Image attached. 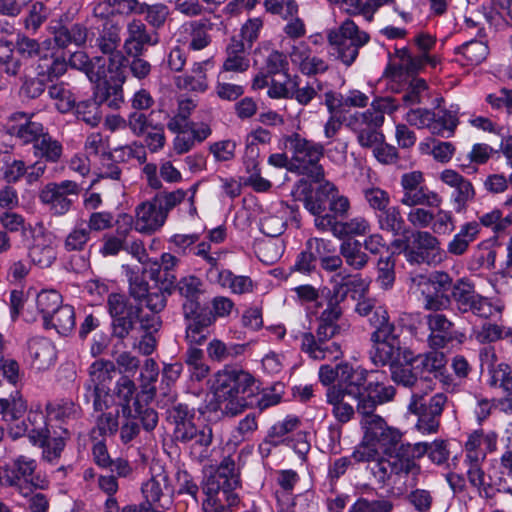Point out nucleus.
Here are the masks:
<instances>
[{
	"mask_svg": "<svg viewBox=\"0 0 512 512\" xmlns=\"http://www.w3.org/2000/svg\"><path fill=\"white\" fill-rule=\"evenodd\" d=\"M339 253L345 263L354 270H362L369 261V256L363 250L362 243L356 239H346L339 247Z\"/></svg>",
	"mask_w": 512,
	"mask_h": 512,
	"instance_id": "obj_44",
	"label": "nucleus"
},
{
	"mask_svg": "<svg viewBox=\"0 0 512 512\" xmlns=\"http://www.w3.org/2000/svg\"><path fill=\"white\" fill-rule=\"evenodd\" d=\"M26 432L29 433V438L35 445H39L43 448L42 457L45 461L54 463L60 458L61 452L65 447L63 437H50L47 428L29 429V425L26 421H22L21 425L10 428L9 431L14 439L23 436Z\"/></svg>",
	"mask_w": 512,
	"mask_h": 512,
	"instance_id": "obj_18",
	"label": "nucleus"
},
{
	"mask_svg": "<svg viewBox=\"0 0 512 512\" xmlns=\"http://www.w3.org/2000/svg\"><path fill=\"white\" fill-rule=\"evenodd\" d=\"M108 409H94L97 413L95 416V425L91 430V437L97 439L98 437L113 436L119 428V411L114 413L107 411Z\"/></svg>",
	"mask_w": 512,
	"mask_h": 512,
	"instance_id": "obj_45",
	"label": "nucleus"
},
{
	"mask_svg": "<svg viewBox=\"0 0 512 512\" xmlns=\"http://www.w3.org/2000/svg\"><path fill=\"white\" fill-rule=\"evenodd\" d=\"M369 372L349 363H340L339 381L332 386H340L348 395L362 397L365 393Z\"/></svg>",
	"mask_w": 512,
	"mask_h": 512,
	"instance_id": "obj_31",
	"label": "nucleus"
},
{
	"mask_svg": "<svg viewBox=\"0 0 512 512\" xmlns=\"http://www.w3.org/2000/svg\"><path fill=\"white\" fill-rule=\"evenodd\" d=\"M143 501L149 512H166L172 505V488L169 475L160 471L151 476L141 486Z\"/></svg>",
	"mask_w": 512,
	"mask_h": 512,
	"instance_id": "obj_14",
	"label": "nucleus"
},
{
	"mask_svg": "<svg viewBox=\"0 0 512 512\" xmlns=\"http://www.w3.org/2000/svg\"><path fill=\"white\" fill-rule=\"evenodd\" d=\"M31 118L32 116L26 113H14L10 117V124L7 127L8 133L24 144L33 143L35 145L47 131L41 123L32 121Z\"/></svg>",
	"mask_w": 512,
	"mask_h": 512,
	"instance_id": "obj_26",
	"label": "nucleus"
},
{
	"mask_svg": "<svg viewBox=\"0 0 512 512\" xmlns=\"http://www.w3.org/2000/svg\"><path fill=\"white\" fill-rule=\"evenodd\" d=\"M36 305L42 314L43 323H47V319L63 306L62 296L56 290H42L37 294Z\"/></svg>",
	"mask_w": 512,
	"mask_h": 512,
	"instance_id": "obj_56",
	"label": "nucleus"
},
{
	"mask_svg": "<svg viewBox=\"0 0 512 512\" xmlns=\"http://www.w3.org/2000/svg\"><path fill=\"white\" fill-rule=\"evenodd\" d=\"M330 282L332 284V296L340 301H344L351 292L361 294L367 288V283L360 275H352L345 271L334 274Z\"/></svg>",
	"mask_w": 512,
	"mask_h": 512,
	"instance_id": "obj_37",
	"label": "nucleus"
},
{
	"mask_svg": "<svg viewBox=\"0 0 512 512\" xmlns=\"http://www.w3.org/2000/svg\"><path fill=\"white\" fill-rule=\"evenodd\" d=\"M399 108L395 98L391 96H376L370 102L369 108L356 111L347 118L346 126L356 135L358 144L363 148H373V155L382 164H395L398 159L396 147L384 143L381 127L385 115H392Z\"/></svg>",
	"mask_w": 512,
	"mask_h": 512,
	"instance_id": "obj_1",
	"label": "nucleus"
},
{
	"mask_svg": "<svg viewBox=\"0 0 512 512\" xmlns=\"http://www.w3.org/2000/svg\"><path fill=\"white\" fill-rule=\"evenodd\" d=\"M116 373L114 362L105 359L94 361L88 370L89 378L84 387L87 400L92 399L94 409H109L112 396L109 394V385Z\"/></svg>",
	"mask_w": 512,
	"mask_h": 512,
	"instance_id": "obj_9",
	"label": "nucleus"
},
{
	"mask_svg": "<svg viewBox=\"0 0 512 512\" xmlns=\"http://www.w3.org/2000/svg\"><path fill=\"white\" fill-rule=\"evenodd\" d=\"M375 215L378 228L381 231L394 237L403 235L407 231L405 220L398 206H388Z\"/></svg>",
	"mask_w": 512,
	"mask_h": 512,
	"instance_id": "obj_43",
	"label": "nucleus"
},
{
	"mask_svg": "<svg viewBox=\"0 0 512 512\" xmlns=\"http://www.w3.org/2000/svg\"><path fill=\"white\" fill-rule=\"evenodd\" d=\"M430 98V87L423 78H412L403 93L402 101L406 106L424 104Z\"/></svg>",
	"mask_w": 512,
	"mask_h": 512,
	"instance_id": "obj_51",
	"label": "nucleus"
},
{
	"mask_svg": "<svg viewBox=\"0 0 512 512\" xmlns=\"http://www.w3.org/2000/svg\"><path fill=\"white\" fill-rule=\"evenodd\" d=\"M447 403V396L437 393L427 403L424 397L413 393L408 404V411L418 417L415 425L422 434L436 433L440 426V418Z\"/></svg>",
	"mask_w": 512,
	"mask_h": 512,
	"instance_id": "obj_13",
	"label": "nucleus"
},
{
	"mask_svg": "<svg viewBox=\"0 0 512 512\" xmlns=\"http://www.w3.org/2000/svg\"><path fill=\"white\" fill-rule=\"evenodd\" d=\"M211 64V60L195 62L189 73L176 77L177 87L195 92H205L208 89L207 66Z\"/></svg>",
	"mask_w": 512,
	"mask_h": 512,
	"instance_id": "obj_39",
	"label": "nucleus"
},
{
	"mask_svg": "<svg viewBox=\"0 0 512 512\" xmlns=\"http://www.w3.org/2000/svg\"><path fill=\"white\" fill-rule=\"evenodd\" d=\"M330 241L322 238H310L306 242V249L300 252L291 270L308 275L315 269L316 256L322 255L328 249Z\"/></svg>",
	"mask_w": 512,
	"mask_h": 512,
	"instance_id": "obj_35",
	"label": "nucleus"
},
{
	"mask_svg": "<svg viewBox=\"0 0 512 512\" xmlns=\"http://www.w3.org/2000/svg\"><path fill=\"white\" fill-rule=\"evenodd\" d=\"M363 439L352 453L356 462H371L373 476L379 483L386 484L390 477H382L384 463L390 462L392 456L398 453L402 440L399 429L389 426L386 420L378 414H359Z\"/></svg>",
	"mask_w": 512,
	"mask_h": 512,
	"instance_id": "obj_3",
	"label": "nucleus"
},
{
	"mask_svg": "<svg viewBox=\"0 0 512 512\" xmlns=\"http://www.w3.org/2000/svg\"><path fill=\"white\" fill-rule=\"evenodd\" d=\"M393 503L385 497L368 499L359 497L350 507L349 512H391Z\"/></svg>",
	"mask_w": 512,
	"mask_h": 512,
	"instance_id": "obj_64",
	"label": "nucleus"
},
{
	"mask_svg": "<svg viewBox=\"0 0 512 512\" xmlns=\"http://www.w3.org/2000/svg\"><path fill=\"white\" fill-rule=\"evenodd\" d=\"M135 212V229L140 233L150 234L159 230L167 219L154 197L138 205Z\"/></svg>",
	"mask_w": 512,
	"mask_h": 512,
	"instance_id": "obj_29",
	"label": "nucleus"
},
{
	"mask_svg": "<svg viewBox=\"0 0 512 512\" xmlns=\"http://www.w3.org/2000/svg\"><path fill=\"white\" fill-rule=\"evenodd\" d=\"M135 383L127 376L120 377L114 387L113 396L116 403L121 407L122 415H131L135 412L140 416V421L146 431L153 430L158 423L157 412L144 407L137 398Z\"/></svg>",
	"mask_w": 512,
	"mask_h": 512,
	"instance_id": "obj_10",
	"label": "nucleus"
},
{
	"mask_svg": "<svg viewBox=\"0 0 512 512\" xmlns=\"http://www.w3.org/2000/svg\"><path fill=\"white\" fill-rule=\"evenodd\" d=\"M26 411V401L19 393L10 398H0V415L5 422L12 423L19 420Z\"/></svg>",
	"mask_w": 512,
	"mask_h": 512,
	"instance_id": "obj_54",
	"label": "nucleus"
},
{
	"mask_svg": "<svg viewBox=\"0 0 512 512\" xmlns=\"http://www.w3.org/2000/svg\"><path fill=\"white\" fill-rule=\"evenodd\" d=\"M80 191L81 186L75 181L51 182L42 188L39 199L43 204L49 206L53 214L61 216L71 209L73 201L69 196H77Z\"/></svg>",
	"mask_w": 512,
	"mask_h": 512,
	"instance_id": "obj_17",
	"label": "nucleus"
},
{
	"mask_svg": "<svg viewBox=\"0 0 512 512\" xmlns=\"http://www.w3.org/2000/svg\"><path fill=\"white\" fill-rule=\"evenodd\" d=\"M362 397L348 395L340 386H330L326 391V402L332 406V414L340 424L351 421Z\"/></svg>",
	"mask_w": 512,
	"mask_h": 512,
	"instance_id": "obj_23",
	"label": "nucleus"
},
{
	"mask_svg": "<svg viewBox=\"0 0 512 512\" xmlns=\"http://www.w3.org/2000/svg\"><path fill=\"white\" fill-rule=\"evenodd\" d=\"M429 451L428 442H418L415 444L405 443L401 440L398 448V453L392 456V460L384 463V470L382 477H392L393 475H408L417 474L419 466L416 464L415 459L422 457Z\"/></svg>",
	"mask_w": 512,
	"mask_h": 512,
	"instance_id": "obj_15",
	"label": "nucleus"
},
{
	"mask_svg": "<svg viewBox=\"0 0 512 512\" xmlns=\"http://www.w3.org/2000/svg\"><path fill=\"white\" fill-rule=\"evenodd\" d=\"M29 257L40 268L50 267L57 259V245L53 234L41 231L33 235Z\"/></svg>",
	"mask_w": 512,
	"mask_h": 512,
	"instance_id": "obj_28",
	"label": "nucleus"
},
{
	"mask_svg": "<svg viewBox=\"0 0 512 512\" xmlns=\"http://www.w3.org/2000/svg\"><path fill=\"white\" fill-rule=\"evenodd\" d=\"M244 351V345L240 344H225L221 340H212L207 347V353L211 360L217 362H224L231 360Z\"/></svg>",
	"mask_w": 512,
	"mask_h": 512,
	"instance_id": "obj_55",
	"label": "nucleus"
},
{
	"mask_svg": "<svg viewBox=\"0 0 512 512\" xmlns=\"http://www.w3.org/2000/svg\"><path fill=\"white\" fill-rule=\"evenodd\" d=\"M396 390L392 385H385L376 379L367 382L365 393L358 404V414H375L378 405L394 399Z\"/></svg>",
	"mask_w": 512,
	"mask_h": 512,
	"instance_id": "obj_25",
	"label": "nucleus"
},
{
	"mask_svg": "<svg viewBox=\"0 0 512 512\" xmlns=\"http://www.w3.org/2000/svg\"><path fill=\"white\" fill-rule=\"evenodd\" d=\"M48 95L55 101V107L60 113H67L75 106L76 98L64 83L51 85L48 89Z\"/></svg>",
	"mask_w": 512,
	"mask_h": 512,
	"instance_id": "obj_58",
	"label": "nucleus"
},
{
	"mask_svg": "<svg viewBox=\"0 0 512 512\" xmlns=\"http://www.w3.org/2000/svg\"><path fill=\"white\" fill-rule=\"evenodd\" d=\"M240 485V474L235 461L230 456L225 457L218 468L203 481L202 491L205 499L202 502V511L229 512V508L223 505L218 496L221 487H226L229 490L238 489Z\"/></svg>",
	"mask_w": 512,
	"mask_h": 512,
	"instance_id": "obj_7",
	"label": "nucleus"
},
{
	"mask_svg": "<svg viewBox=\"0 0 512 512\" xmlns=\"http://www.w3.org/2000/svg\"><path fill=\"white\" fill-rule=\"evenodd\" d=\"M439 179L451 188L450 203L456 213L467 210L469 203L476 197V190L472 182L453 169H445Z\"/></svg>",
	"mask_w": 512,
	"mask_h": 512,
	"instance_id": "obj_20",
	"label": "nucleus"
},
{
	"mask_svg": "<svg viewBox=\"0 0 512 512\" xmlns=\"http://www.w3.org/2000/svg\"><path fill=\"white\" fill-rule=\"evenodd\" d=\"M226 58L223 62L221 72L243 73L250 67V60L245 53V43L231 38L226 47Z\"/></svg>",
	"mask_w": 512,
	"mask_h": 512,
	"instance_id": "obj_38",
	"label": "nucleus"
},
{
	"mask_svg": "<svg viewBox=\"0 0 512 512\" xmlns=\"http://www.w3.org/2000/svg\"><path fill=\"white\" fill-rule=\"evenodd\" d=\"M120 41V28L117 25L107 23L97 38L96 45L102 53L109 55L108 71L115 73L112 78L123 83L125 81L123 68L126 66L127 59L118 50Z\"/></svg>",
	"mask_w": 512,
	"mask_h": 512,
	"instance_id": "obj_16",
	"label": "nucleus"
},
{
	"mask_svg": "<svg viewBox=\"0 0 512 512\" xmlns=\"http://www.w3.org/2000/svg\"><path fill=\"white\" fill-rule=\"evenodd\" d=\"M413 362L416 364L415 368H420L423 372L437 373L445 368L447 360L443 352L434 349L425 354L417 355Z\"/></svg>",
	"mask_w": 512,
	"mask_h": 512,
	"instance_id": "obj_60",
	"label": "nucleus"
},
{
	"mask_svg": "<svg viewBox=\"0 0 512 512\" xmlns=\"http://www.w3.org/2000/svg\"><path fill=\"white\" fill-rule=\"evenodd\" d=\"M69 65L74 69L83 71L90 82L96 83L106 78L103 60L99 57L90 60L83 51L74 52L69 58Z\"/></svg>",
	"mask_w": 512,
	"mask_h": 512,
	"instance_id": "obj_40",
	"label": "nucleus"
},
{
	"mask_svg": "<svg viewBox=\"0 0 512 512\" xmlns=\"http://www.w3.org/2000/svg\"><path fill=\"white\" fill-rule=\"evenodd\" d=\"M195 410L187 404L177 403L167 410V420L174 426L173 438L177 443L187 446L201 431V425L194 422Z\"/></svg>",
	"mask_w": 512,
	"mask_h": 512,
	"instance_id": "obj_19",
	"label": "nucleus"
},
{
	"mask_svg": "<svg viewBox=\"0 0 512 512\" xmlns=\"http://www.w3.org/2000/svg\"><path fill=\"white\" fill-rule=\"evenodd\" d=\"M340 302L331 296L318 319L316 334L305 332L301 335V350L314 360L338 359L342 355L340 344L334 340L341 333L338 324L342 315Z\"/></svg>",
	"mask_w": 512,
	"mask_h": 512,
	"instance_id": "obj_4",
	"label": "nucleus"
},
{
	"mask_svg": "<svg viewBox=\"0 0 512 512\" xmlns=\"http://www.w3.org/2000/svg\"><path fill=\"white\" fill-rule=\"evenodd\" d=\"M179 264V258L171 253H163L160 260L148 261L144 271L157 284L161 285V289L171 290L175 281V269Z\"/></svg>",
	"mask_w": 512,
	"mask_h": 512,
	"instance_id": "obj_27",
	"label": "nucleus"
},
{
	"mask_svg": "<svg viewBox=\"0 0 512 512\" xmlns=\"http://www.w3.org/2000/svg\"><path fill=\"white\" fill-rule=\"evenodd\" d=\"M400 202L404 206L413 208L416 206L439 207L442 203V198L428 187L420 186L411 191L403 192Z\"/></svg>",
	"mask_w": 512,
	"mask_h": 512,
	"instance_id": "obj_46",
	"label": "nucleus"
},
{
	"mask_svg": "<svg viewBox=\"0 0 512 512\" xmlns=\"http://www.w3.org/2000/svg\"><path fill=\"white\" fill-rule=\"evenodd\" d=\"M126 276L129 283V295L136 302V306L142 307L145 297L149 293L148 282L140 275L139 269L127 267Z\"/></svg>",
	"mask_w": 512,
	"mask_h": 512,
	"instance_id": "obj_57",
	"label": "nucleus"
},
{
	"mask_svg": "<svg viewBox=\"0 0 512 512\" xmlns=\"http://www.w3.org/2000/svg\"><path fill=\"white\" fill-rule=\"evenodd\" d=\"M201 280L195 276L185 277L178 283V289L182 296L187 299V302L183 304V308L186 314L196 313L198 309V303L196 298L200 293Z\"/></svg>",
	"mask_w": 512,
	"mask_h": 512,
	"instance_id": "obj_53",
	"label": "nucleus"
},
{
	"mask_svg": "<svg viewBox=\"0 0 512 512\" xmlns=\"http://www.w3.org/2000/svg\"><path fill=\"white\" fill-rule=\"evenodd\" d=\"M476 36L478 39H472L455 48V53L461 55L467 65H478L489 55L485 28H479Z\"/></svg>",
	"mask_w": 512,
	"mask_h": 512,
	"instance_id": "obj_36",
	"label": "nucleus"
},
{
	"mask_svg": "<svg viewBox=\"0 0 512 512\" xmlns=\"http://www.w3.org/2000/svg\"><path fill=\"white\" fill-rule=\"evenodd\" d=\"M36 461L30 457L19 455L3 468L0 482L3 486L22 488L23 483H31L37 486L33 480L36 470Z\"/></svg>",
	"mask_w": 512,
	"mask_h": 512,
	"instance_id": "obj_22",
	"label": "nucleus"
},
{
	"mask_svg": "<svg viewBox=\"0 0 512 512\" xmlns=\"http://www.w3.org/2000/svg\"><path fill=\"white\" fill-rule=\"evenodd\" d=\"M450 301L461 314L472 313L475 316L487 319L494 313L490 300L479 294L474 283L466 278L458 279L453 284Z\"/></svg>",
	"mask_w": 512,
	"mask_h": 512,
	"instance_id": "obj_11",
	"label": "nucleus"
},
{
	"mask_svg": "<svg viewBox=\"0 0 512 512\" xmlns=\"http://www.w3.org/2000/svg\"><path fill=\"white\" fill-rule=\"evenodd\" d=\"M404 256L410 264L437 266L446 258L441 242L429 231L417 230L412 233V245L404 248Z\"/></svg>",
	"mask_w": 512,
	"mask_h": 512,
	"instance_id": "obj_12",
	"label": "nucleus"
},
{
	"mask_svg": "<svg viewBox=\"0 0 512 512\" xmlns=\"http://www.w3.org/2000/svg\"><path fill=\"white\" fill-rule=\"evenodd\" d=\"M395 58L398 62L391 63L387 71L392 77L402 74H416L422 70L421 53L414 55L408 47L397 48Z\"/></svg>",
	"mask_w": 512,
	"mask_h": 512,
	"instance_id": "obj_41",
	"label": "nucleus"
},
{
	"mask_svg": "<svg viewBox=\"0 0 512 512\" xmlns=\"http://www.w3.org/2000/svg\"><path fill=\"white\" fill-rule=\"evenodd\" d=\"M498 435L494 431L484 433L483 430H475L468 435L464 448L470 450H485L493 452L497 448Z\"/></svg>",
	"mask_w": 512,
	"mask_h": 512,
	"instance_id": "obj_59",
	"label": "nucleus"
},
{
	"mask_svg": "<svg viewBox=\"0 0 512 512\" xmlns=\"http://www.w3.org/2000/svg\"><path fill=\"white\" fill-rule=\"evenodd\" d=\"M75 312L71 305H63L56 312H54L47 323H44L46 328H54L60 335L67 336L75 328Z\"/></svg>",
	"mask_w": 512,
	"mask_h": 512,
	"instance_id": "obj_48",
	"label": "nucleus"
},
{
	"mask_svg": "<svg viewBox=\"0 0 512 512\" xmlns=\"http://www.w3.org/2000/svg\"><path fill=\"white\" fill-rule=\"evenodd\" d=\"M213 388L222 413L229 417H235L253 406L264 410L281 400L276 393L261 394L255 378L242 370L219 371L215 375Z\"/></svg>",
	"mask_w": 512,
	"mask_h": 512,
	"instance_id": "obj_2",
	"label": "nucleus"
},
{
	"mask_svg": "<svg viewBox=\"0 0 512 512\" xmlns=\"http://www.w3.org/2000/svg\"><path fill=\"white\" fill-rule=\"evenodd\" d=\"M213 429L208 424H201V431L186 446L191 457L199 463L209 457V448L213 443Z\"/></svg>",
	"mask_w": 512,
	"mask_h": 512,
	"instance_id": "obj_47",
	"label": "nucleus"
},
{
	"mask_svg": "<svg viewBox=\"0 0 512 512\" xmlns=\"http://www.w3.org/2000/svg\"><path fill=\"white\" fill-rule=\"evenodd\" d=\"M226 249L212 251L210 244L202 241L195 248L194 255L201 258L207 265L206 277L210 283L228 288L234 294H245L253 291V282L248 276L234 275L230 270L221 268L219 262L226 257Z\"/></svg>",
	"mask_w": 512,
	"mask_h": 512,
	"instance_id": "obj_6",
	"label": "nucleus"
},
{
	"mask_svg": "<svg viewBox=\"0 0 512 512\" xmlns=\"http://www.w3.org/2000/svg\"><path fill=\"white\" fill-rule=\"evenodd\" d=\"M127 34L124 49L129 56H141L146 46H155L159 43V34L156 31L149 32L139 19H133L128 23Z\"/></svg>",
	"mask_w": 512,
	"mask_h": 512,
	"instance_id": "obj_24",
	"label": "nucleus"
},
{
	"mask_svg": "<svg viewBox=\"0 0 512 512\" xmlns=\"http://www.w3.org/2000/svg\"><path fill=\"white\" fill-rule=\"evenodd\" d=\"M405 121L418 129L428 128L431 132H438L435 125V112L426 108H411L405 115Z\"/></svg>",
	"mask_w": 512,
	"mask_h": 512,
	"instance_id": "obj_61",
	"label": "nucleus"
},
{
	"mask_svg": "<svg viewBox=\"0 0 512 512\" xmlns=\"http://www.w3.org/2000/svg\"><path fill=\"white\" fill-rule=\"evenodd\" d=\"M373 343L370 351V359L375 365L391 367L399 360L400 356V340L396 334V330L390 332L388 329L374 331L371 334Z\"/></svg>",
	"mask_w": 512,
	"mask_h": 512,
	"instance_id": "obj_21",
	"label": "nucleus"
},
{
	"mask_svg": "<svg viewBox=\"0 0 512 512\" xmlns=\"http://www.w3.org/2000/svg\"><path fill=\"white\" fill-rule=\"evenodd\" d=\"M327 39L341 62L350 66L356 60L359 50L369 42L370 36L347 19L338 28L329 30Z\"/></svg>",
	"mask_w": 512,
	"mask_h": 512,
	"instance_id": "obj_8",
	"label": "nucleus"
},
{
	"mask_svg": "<svg viewBox=\"0 0 512 512\" xmlns=\"http://www.w3.org/2000/svg\"><path fill=\"white\" fill-rule=\"evenodd\" d=\"M413 284L420 286L422 284H431L437 293L444 294L446 291L452 289V277L444 271H435L429 277L425 275H415L411 277Z\"/></svg>",
	"mask_w": 512,
	"mask_h": 512,
	"instance_id": "obj_62",
	"label": "nucleus"
},
{
	"mask_svg": "<svg viewBox=\"0 0 512 512\" xmlns=\"http://www.w3.org/2000/svg\"><path fill=\"white\" fill-rule=\"evenodd\" d=\"M430 334L427 341L433 349L444 348L454 338V324L444 314L431 313L426 316Z\"/></svg>",
	"mask_w": 512,
	"mask_h": 512,
	"instance_id": "obj_32",
	"label": "nucleus"
},
{
	"mask_svg": "<svg viewBox=\"0 0 512 512\" xmlns=\"http://www.w3.org/2000/svg\"><path fill=\"white\" fill-rule=\"evenodd\" d=\"M49 32L55 45L59 48H65L70 44L76 46L83 45L87 40L88 31L81 24L64 25L60 21H51Z\"/></svg>",
	"mask_w": 512,
	"mask_h": 512,
	"instance_id": "obj_33",
	"label": "nucleus"
},
{
	"mask_svg": "<svg viewBox=\"0 0 512 512\" xmlns=\"http://www.w3.org/2000/svg\"><path fill=\"white\" fill-rule=\"evenodd\" d=\"M75 115L91 127L97 126L102 118L99 104L92 99L75 103Z\"/></svg>",
	"mask_w": 512,
	"mask_h": 512,
	"instance_id": "obj_63",
	"label": "nucleus"
},
{
	"mask_svg": "<svg viewBox=\"0 0 512 512\" xmlns=\"http://www.w3.org/2000/svg\"><path fill=\"white\" fill-rule=\"evenodd\" d=\"M285 148L291 153L289 171L306 175L316 182L324 178V169L320 159L324 154L322 144L309 140L299 133H292L283 138Z\"/></svg>",
	"mask_w": 512,
	"mask_h": 512,
	"instance_id": "obj_5",
	"label": "nucleus"
},
{
	"mask_svg": "<svg viewBox=\"0 0 512 512\" xmlns=\"http://www.w3.org/2000/svg\"><path fill=\"white\" fill-rule=\"evenodd\" d=\"M255 252L261 262L272 265L281 258L284 244L279 238L258 240L255 244Z\"/></svg>",
	"mask_w": 512,
	"mask_h": 512,
	"instance_id": "obj_49",
	"label": "nucleus"
},
{
	"mask_svg": "<svg viewBox=\"0 0 512 512\" xmlns=\"http://www.w3.org/2000/svg\"><path fill=\"white\" fill-rule=\"evenodd\" d=\"M333 191H335V185L329 181L322 182L315 190L310 184L303 182L298 199L303 202L309 213L321 214L326 211V202H329Z\"/></svg>",
	"mask_w": 512,
	"mask_h": 512,
	"instance_id": "obj_30",
	"label": "nucleus"
},
{
	"mask_svg": "<svg viewBox=\"0 0 512 512\" xmlns=\"http://www.w3.org/2000/svg\"><path fill=\"white\" fill-rule=\"evenodd\" d=\"M34 154L47 162L57 163L63 154L62 144L48 132L33 145Z\"/></svg>",
	"mask_w": 512,
	"mask_h": 512,
	"instance_id": "obj_52",
	"label": "nucleus"
},
{
	"mask_svg": "<svg viewBox=\"0 0 512 512\" xmlns=\"http://www.w3.org/2000/svg\"><path fill=\"white\" fill-rule=\"evenodd\" d=\"M370 230V221L366 217L358 215L335 224L334 235L338 237L365 236Z\"/></svg>",
	"mask_w": 512,
	"mask_h": 512,
	"instance_id": "obj_50",
	"label": "nucleus"
},
{
	"mask_svg": "<svg viewBox=\"0 0 512 512\" xmlns=\"http://www.w3.org/2000/svg\"><path fill=\"white\" fill-rule=\"evenodd\" d=\"M480 232V225L475 222H467L461 225L459 231L447 244V252L453 256L465 254L472 242H474Z\"/></svg>",
	"mask_w": 512,
	"mask_h": 512,
	"instance_id": "obj_42",
	"label": "nucleus"
},
{
	"mask_svg": "<svg viewBox=\"0 0 512 512\" xmlns=\"http://www.w3.org/2000/svg\"><path fill=\"white\" fill-rule=\"evenodd\" d=\"M28 354L32 367L39 371L48 369L56 360L54 344L44 337H35L28 341Z\"/></svg>",
	"mask_w": 512,
	"mask_h": 512,
	"instance_id": "obj_34",
	"label": "nucleus"
}]
</instances>
